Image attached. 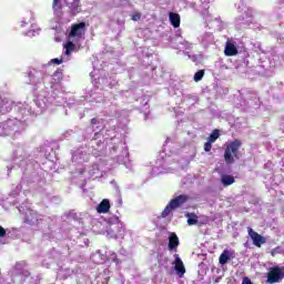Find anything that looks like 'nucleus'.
I'll return each instance as SVG.
<instances>
[{
	"label": "nucleus",
	"instance_id": "nucleus-25",
	"mask_svg": "<svg viewBox=\"0 0 284 284\" xmlns=\"http://www.w3.org/2000/svg\"><path fill=\"white\" fill-rule=\"evenodd\" d=\"M32 21H34V12L29 11L20 22L21 28H26V26H28L29 23H32Z\"/></svg>",
	"mask_w": 284,
	"mask_h": 284
},
{
	"label": "nucleus",
	"instance_id": "nucleus-37",
	"mask_svg": "<svg viewBox=\"0 0 284 284\" xmlns=\"http://www.w3.org/2000/svg\"><path fill=\"white\" fill-rule=\"evenodd\" d=\"M132 91H120L115 97H131Z\"/></svg>",
	"mask_w": 284,
	"mask_h": 284
},
{
	"label": "nucleus",
	"instance_id": "nucleus-46",
	"mask_svg": "<svg viewBox=\"0 0 284 284\" xmlns=\"http://www.w3.org/2000/svg\"><path fill=\"white\" fill-rule=\"evenodd\" d=\"M94 256H95V257H98V256L101 257V252H97V253L94 254Z\"/></svg>",
	"mask_w": 284,
	"mask_h": 284
},
{
	"label": "nucleus",
	"instance_id": "nucleus-18",
	"mask_svg": "<svg viewBox=\"0 0 284 284\" xmlns=\"http://www.w3.org/2000/svg\"><path fill=\"white\" fill-rule=\"evenodd\" d=\"M14 108V102L6 97H0V114H8Z\"/></svg>",
	"mask_w": 284,
	"mask_h": 284
},
{
	"label": "nucleus",
	"instance_id": "nucleus-17",
	"mask_svg": "<svg viewBox=\"0 0 284 284\" xmlns=\"http://www.w3.org/2000/svg\"><path fill=\"white\" fill-rule=\"evenodd\" d=\"M63 6H70V0H53L52 10L55 17H63Z\"/></svg>",
	"mask_w": 284,
	"mask_h": 284
},
{
	"label": "nucleus",
	"instance_id": "nucleus-34",
	"mask_svg": "<svg viewBox=\"0 0 284 284\" xmlns=\"http://www.w3.org/2000/svg\"><path fill=\"white\" fill-rule=\"evenodd\" d=\"M203 77H205V71L204 70H199L194 74V81L199 83V81H202Z\"/></svg>",
	"mask_w": 284,
	"mask_h": 284
},
{
	"label": "nucleus",
	"instance_id": "nucleus-2",
	"mask_svg": "<svg viewBox=\"0 0 284 284\" xmlns=\"http://www.w3.org/2000/svg\"><path fill=\"white\" fill-rule=\"evenodd\" d=\"M48 64L41 68H33L29 71L28 78L31 85H34L37 99L29 105L37 108V114H43L44 110L52 105H63L65 98L63 97V72L57 70L52 75L45 73Z\"/></svg>",
	"mask_w": 284,
	"mask_h": 284
},
{
	"label": "nucleus",
	"instance_id": "nucleus-14",
	"mask_svg": "<svg viewBox=\"0 0 284 284\" xmlns=\"http://www.w3.org/2000/svg\"><path fill=\"white\" fill-rule=\"evenodd\" d=\"M85 34V22H80L71 27L69 39H81Z\"/></svg>",
	"mask_w": 284,
	"mask_h": 284
},
{
	"label": "nucleus",
	"instance_id": "nucleus-48",
	"mask_svg": "<svg viewBox=\"0 0 284 284\" xmlns=\"http://www.w3.org/2000/svg\"><path fill=\"white\" fill-rule=\"evenodd\" d=\"M146 119H148V113H144V120L146 121Z\"/></svg>",
	"mask_w": 284,
	"mask_h": 284
},
{
	"label": "nucleus",
	"instance_id": "nucleus-10",
	"mask_svg": "<svg viewBox=\"0 0 284 284\" xmlns=\"http://www.w3.org/2000/svg\"><path fill=\"white\" fill-rule=\"evenodd\" d=\"M189 201H190V196H187L186 194H181L175 196L173 200L169 202V204L162 211L161 217L166 219V216H170V214H172V211L181 207V205L187 203Z\"/></svg>",
	"mask_w": 284,
	"mask_h": 284
},
{
	"label": "nucleus",
	"instance_id": "nucleus-26",
	"mask_svg": "<svg viewBox=\"0 0 284 284\" xmlns=\"http://www.w3.org/2000/svg\"><path fill=\"white\" fill-rule=\"evenodd\" d=\"M105 258H108V261H112V263H119V258H116V253L114 252H109L108 255H102L101 261H98L97 263H105Z\"/></svg>",
	"mask_w": 284,
	"mask_h": 284
},
{
	"label": "nucleus",
	"instance_id": "nucleus-49",
	"mask_svg": "<svg viewBox=\"0 0 284 284\" xmlns=\"http://www.w3.org/2000/svg\"><path fill=\"white\" fill-rule=\"evenodd\" d=\"M81 101H77V105H80Z\"/></svg>",
	"mask_w": 284,
	"mask_h": 284
},
{
	"label": "nucleus",
	"instance_id": "nucleus-53",
	"mask_svg": "<svg viewBox=\"0 0 284 284\" xmlns=\"http://www.w3.org/2000/svg\"><path fill=\"white\" fill-rule=\"evenodd\" d=\"M26 274H27V276H28L30 273L26 272Z\"/></svg>",
	"mask_w": 284,
	"mask_h": 284
},
{
	"label": "nucleus",
	"instance_id": "nucleus-13",
	"mask_svg": "<svg viewBox=\"0 0 284 284\" xmlns=\"http://www.w3.org/2000/svg\"><path fill=\"white\" fill-rule=\"evenodd\" d=\"M284 271L281 266H273L270 268L267 273V283L274 284L278 283V281H283Z\"/></svg>",
	"mask_w": 284,
	"mask_h": 284
},
{
	"label": "nucleus",
	"instance_id": "nucleus-5",
	"mask_svg": "<svg viewBox=\"0 0 284 284\" xmlns=\"http://www.w3.org/2000/svg\"><path fill=\"white\" fill-rule=\"evenodd\" d=\"M90 154H94L90 151V142L88 146H81L72 153V163L78 165L75 172H73V181L74 179H79L80 183H85L89 179H101L103 176L99 164H92L91 166L83 165V163L90 161Z\"/></svg>",
	"mask_w": 284,
	"mask_h": 284
},
{
	"label": "nucleus",
	"instance_id": "nucleus-8",
	"mask_svg": "<svg viewBox=\"0 0 284 284\" xmlns=\"http://www.w3.org/2000/svg\"><path fill=\"white\" fill-rule=\"evenodd\" d=\"M237 12L240 16L235 21L241 26V28H247V26L254 21V10L245 6L243 2L237 7Z\"/></svg>",
	"mask_w": 284,
	"mask_h": 284
},
{
	"label": "nucleus",
	"instance_id": "nucleus-36",
	"mask_svg": "<svg viewBox=\"0 0 284 284\" xmlns=\"http://www.w3.org/2000/svg\"><path fill=\"white\" fill-rule=\"evenodd\" d=\"M184 54H186V57H189V59H192V61L194 63H196V61H199V55H191L190 52L187 51H183Z\"/></svg>",
	"mask_w": 284,
	"mask_h": 284
},
{
	"label": "nucleus",
	"instance_id": "nucleus-11",
	"mask_svg": "<svg viewBox=\"0 0 284 284\" xmlns=\"http://www.w3.org/2000/svg\"><path fill=\"white\" fill-rule=\"evenodd\" d=\"M170 43L174 50H192L193 43L187 42L185 39H183V36L176 33L173 38H171Z\"/></svg>",
	"mask_w": 284,
	"mask_h": 284
},
{
	"label": "nucleus",
	"instance_id": "nucleus-19",
	"mask_svg": "<svg viewBox=\"0 0 284 284\" xmlns=\"http://www.w3.org/2000/svg\"><path fill=\"white\" fill-rule=\"evenodd\" d=\"M236 256V253L234 250H227L225 248L222 254L220 255V265H227L232 258Z\"/></svg>",
	"mask_w": 284,
	"mask_h": 284
},
{
	"label": "nucleus",
	"instance_id": "nucleus-22",
	"mask_svg": "<svg viewBox=\"0 0 284 284\" xmlns=\"http://www.w3.org/2000/svg\"><path fill=\"white\" fill-rule=\"evenodd\" d=\"M176 247H179V236L176 233H171L169 236V250L170 252H176Z\"/></svg>",
	"mask_w": 284,
	"mask_h": 284
},
{
	"label": "nucleus",
	"instance_id": "nucleus-40",
	"mask_svg": "<svg viewBox=\"0 0 284 284\" xmlns=\"http://www.w3.org/2000/svg\"><path fill=\"white\" fill-rule=\"evenodd\" d=\"M132 21H141V13H135L132 16Z\"/></svg>",
	"mask_w": 284,
	"mask_h": 284
},
{
	"label": "nucleus",
	"instance_id": "nucleus-33",
	"mask_svg": "<svg viewBox=\"0 0 284 284\" xmlns=\"http://www.w3.org/2000/svg\"><path fill=\"white\" fill-rule=\"evenodd\" d=\"M219 136H221V134L219 133V130H214V131L210 134L207 141H209L210 143H215V142H216V139H219Z\"/></svg>",
	"mask_w": 284,
	"mask_h": 284
},
{
	"label": "nucleus",
	"instance_id": "nucleus-52",
	"mask_svg": "<svg viewBox=\"0 0 284 284\" xmlns=\"http://www.w3.org/2000/svg\"><path fill=\"white\" fill-rule=\"evenodd\" d=\"M124 283H125V280L122 281V284H124Z\"/></svg>",
	"mask_w": 284,
	"mask_h": 284
},
{
	"label": "nucleus",
	"instance_id": "nucleus-45",
	"mask_svg": "<svg viewBox=\"0 0 284 284\" xmlns=\"http://www.w3.org/2000/svg\"><path fill=\"white\" fill-rule=\"evenodd\" d=\"M170 138L166 139L164 146L168 148V144L170 143Z\"/></svg>",
	"mask_w": 284,
	"mask_h": 284
},
{
	"label": "nucleus",
	"instance_id": "nucleus-20",
	"mask_svg": "<svg viewBox=\"0 0 284 284\" xmlns=\"http://www.w3.org/2000/svg\"><path fill=\"white\" fill-rule=\"evenodd\" d=\"M199 42L203 48H207L214 43V34L212 32H204L199 37Z\"/></svg>",
	"mask_w": 284,
	"mask_h": 284
},
{
	"label": "nucleus",
	"instance_id": "nucleus-4",
	"mask_svg": "<svg viewBox=\"0 0 284 284\" xmlns=\"http://www.w3.org/2000/svg\"><path fill=\"white\" fill-rule=\"evenodd\" d=\"M14 110L16 116L9 118L7 121L0 123V136H10L11 139H19L22 132L28 128V116H38L37 109L28 102H19Z\"/></svg>",
	"mask_w": 284,
	"mask_h": 284
},
{
	"label": "nucleus",
	"instance_id": "nucleus-47",
	"mask_svg": "<svg viewBox=\"0 0 284 284\" xmlns=\"http://www.w3.org/2000/svg\"><path fill=\"white\" fill-rule=\"evenodd\" d=\"M84 187H85V183H82L81 184V190H85Z\"/></svg>",
	"mask_w": 284,
	"mask_h": 284
},
{
	"label": "nucleus",
	"instance_id": "nucleus-29",
	"mask_svg": "<svg viewBox=\"0 0 284 284\" xmlns=\"http://www.w3.org/2000/svg\"><path fill=\"white\" fill-rule=\"evenodd\" d=\"M221 183L224 185V187H227L234 183V176L227 174L222 175Z\"/></svg>",
	"mask_w": 284,
	"mask_h": 284
},
{
	"label": "nucleus",
	"instance_id": "nucleus-28",
	"mask_svg": "<svg viewBox=\"0 0 284 284\" xmlns=\"http://www.w3.org/2000/svg\"><path fill=\"white\" fill-rule=\"evenodd\" d=\"M83 100L80 101H89L90 103H101V101H103V98H99V93L94 92L91 93L90 97L87 95V98H82Z\"/></svg>",
	"mask_w": 284,
	"mask_h": 284
},
{
	"label": "nucleus",
	"instance_id": "nucleus-30",
	"mask_svg": "<svg viewBox=\"0 0 284 284\" xmlns=\"http://www.w3.org/2000/svg\"><path fill=\"white\" fill-rule=\"evenodd\" d=\"M90 243V241L88 239H85L84 235H79L77 237L75 244L78 245V247H88V244Z\"/></svg>",
	"mask_w": 284,
	"mask_h": 284
},
{
	"label": "nucleus",
	"instance_id": "nucleus-24",
	"mask_svg": "<svg viewBox=\"0 0 284 284\" xmlns=\"http://www.w3.org/2000/svg\"><path fill=\"white\" fill-rule=\"evenodd\" d=\"M169 20L171 26H173V28H180L181 26V16L176 12H170L169 13Z\"/></svg>",
	"mask_w": 284,
	"mask_h": 284
},
{
	"label": "nucleus",
	"instance_id": "nucleus-15",
	"mask_svg": "<svg viewBox=\"0 0 284 284\" xmlns=\"http://www.w3.org/2000/svg\"><path fill=\"white\" fill-rule=\"evenodd\" d=\"M225 57H236L239 54V44L234 40H227L224 47Z\"/></svg>",
	"mask_w": 284,
	"mask_h": 284
},
{
	"label": "nucleus",
	"instance_id": "nucleus-27",
	"mask_svg": "<svg viewBox=\"0 0 284 284\" xmlns=\"http://www.w3.org/2000/svg\"><path fill=\"white\" fill-rule=\"evenodd\" d=\"M99 83H102V85H105L106 88H114L118 82L112 78H99Z\"/></svg>",
	"mask_w": 284,
	"mask_h": 284
},
{
	"label": "nucleus",
	"instance_id": "nucleus-32",
	"mask_svg": "<svg viewBox=\"0 0 284 284\" xmlns=\"http://www.w3.org/2000/svg\"><path fill=\"white\" fill-rule=\"evenodd\" d=\"M206 21L210 28H213L214 30H221V19L215 18L214 21H210V20H206Z\"/></svg>",
	"mask_w": 284,
	"mask_h": 284
},
{
	"label": "nucleus",
	"instance_id": "nucleus-12",
	"mask_svg": "<svg viewBox=\"0 0 284 284\" xmlns=\"http://www.w3.org/2000/svg\"><path fill=\"white\" fill-rule=\"evenodd\" d=\"M75 44L72 41H68L64 44V55L61 57V59L59 58H54L50 61V63H53L54 65H61V63H63V61H69L70 60V55L72 54V52L74 51Z\"/></svg>",
	"mask_w": 284,
	"mask_h": 284
},
{
	"label": "nucleus",
	"instance_id": "nucleus-38",
	"mask_svg": "<svg viewBox=\"0 0 284 284\" xmlns=\"http://www.w3.org/2000/svg\"><path fill=\"white\" fill-rule=\"evenodd\" d=\"M212 150V142L207 140L204 144V151L210 152Z\"/></svg>",
	"mask_w": 284,
	"mask_h": 284
},
{
	"label": "nucleus",
	"instance_id": "nucleus-6",
	"mask_svg": "<svg viewBox=\"0 0 284 284\" xmlns=\"http://www.w3.org/2000/svg\"><path fill=\"white\" fill-rule=\"evenodd\" d=\"M106 223V236L109 239H125V236L132 239V231H125V224L121 222L119 216L113 215L109 217Z\"/></svg>",
	"mask_w": 284,
	"mask_h": 284
},
{
	"label": "nucleus",
	"instance_id": "nucleus-41",
	"mask_svg": "<svg viewBox=\"0 0 284 284\" xmlns=\"http://www.w3.org/2000/svg\"><path fill=\"white\" fill-rule=\"evenodd\" d=\"M7 234L6 229H3V226H0V239H3Z\"/></svg>",
	"mask_w": 284,
	"mask_h": 284
},
{
	"label": "nucleus",
	"instance_id": "nucleus-7",
	"mask_svg": "<svg viewBox=\"0 0 284 284\" xmlns=\"http://www.w3.org/2000/svg\"><path fill=\"white\" fill-rule=\"evenodd\" d=\"M174 262H170V260H168V257L164 256H159L158 257V267L160 270V272H170V266L174 265V270L175 273L178 274V276H180V278H182V276H184L185 274V265L183 264V260H181V257L179 256V254L174 255Z\"/></svg>",
	"mask_w": 284,
	"mask_h": 284
},
{
	"label": "nucleus",
	"instance_id": "nucleus-16",
	"mask_svg": "<svg viewBox=\"0 0 284 284\" xmlns=\"http://www.w3.org/2000/svg\"><path fill=\"white\" fill-rule=\"evenodd\" d=\"M248 236L252 239L253 245H255V247H261V245H265V243H267V239L253 231L252 229H248Z\"/></svg>",
	"mask_w": 284,
	"mask_h": 284
},
{
	"label": "nucleus",
	"instance_id": "nucleus-31",
	"mask_svg": "<svg viewBox=\"0 0 284 284\" xmlns=\"http://www.w3.org/2000/svg\"><path fill=\"white\" fill-rule=\"evenodd\" d=\"M185 217L187 219L189 225H196V223H199V216L194 213H186Z\"/></svg>",
	"mask_w": 284,
	"mask_h": 284
},
{
	"label": "nucleus",
	"instance_id": "nucleus-42",
	"mask_svg": "<svg viewBox=\"0 0 284 284\" xmlns=\"http://www.w3.org/2000/svg\"><path fill=\"white\" fill-rule=\"evenodd\" d=\"M242 284H252V280H250L248 277H244Z\"/></svg>",
	"mask_w": 284,
	"mask_h": 284
},
{
	"label": "nucleus",
	"instance_id": "nucleus-51",
	"mask_svg": "<svg viewBox=\"0 0 284 284\" xmlns=\"http://www.w3.org/2000/svg\"><path fill=\"white\" fill-rule=\"evenodd\" d=\"M49 239H54V235L49 236Z\"/></svg>",
	"mask_w": 284,
	"mask_h": 284
},
{
	"label": "nucleus",
	"instance_id": "nucleus-50",
	"mask_svg": "<svg viewBox=\"0 0 284 284\" xmlns=\"http://www.w3.org/2000/svg\"><path fill=\"white\" fill-rule=\"evenodd\" d=\"M144 108H149L148 103L144 104Z\"/></svg>",
	"mask_w": 284,
	"mask_h": 284
},
{
	"label": "nucleus",
	"instance_id": "nucleus-44",
	"mask_svg": "<svg viewBox=\"0 0 284 284\" xmlns=\"http://www.w3.org/2000/svg\"><path fill=\"white\" fill-rule=\"evenodd\" d=\"M255 105H260V103H261V100L260 99H257L256 97H255Z\"/></svg>",
	"mask_w": 284,
	"mask_h": 284
},
{
	"label": "nucleus",
	"instance_id": "nucleus-9",
	"mask_svg": "<svg viewBox=\"0 0 284 284\" xmlns=\"http://www.w3.org/2000/svg\"><path fill=\"white\" fill-rule=\"evenodd\" d=\"M239 150H241V141L239 140L230 142L226 145V149L224 151V161L225 163H227V165H232L234 163V159H241Z\"/></svg>",
	"mask_w": 284,
	"mask_h": 284
},
{
	"label": "nucleus",
	"instance_id": "nucleus-21",
	"mask_svg": "<svg viewBox=\"0 0 284 284\" xmlns=\"http://www.w3.org/2000/svg\"><path fill=\"white\" fill-rule=\"evenodd\" d=\"M67 8H69V12H71V14H79V12H81V0H72L67 4Z\"/></svg>",
	"mask_w": 284,
	"mask_h": 284
},
{
	"label": "nucleus",
	"instance_id": "nucleus-3",
	"mask_svg": "<svg viewBox=\"0 0 284 284\" xmlns=\"http://www.w3.org/2000/svg\"><path fill=\"white\" fill-rule=\"evenodd\" d=\"M93 138L89 141V152L93 156H101L103 150H105V143L110 141V156L116 160L120 165H128L130 161L128 146H123V142L116 136V129L113 126L108 129L105 121L100 118H93L91 124L87 128V133L92 134Z\"/></svg>",
	"mask_w": 284,
	"mask_h": 284
},
{
	"label": "nucleus",
	"instance_id": "nucleus-43",
	"mask_svg": "<svg viewBox=\"0 0 284 284\" xmlns=\"http://www.w3.org/2000/svg\"><path fill=\"white\" fill-rule=\"evenodd\" d=\"M69 234H70V236H74V234H77V229H71L69 231Z\"/></svg>",
	"mask_w": 284,
	"mask_h": 284
},
{
	"label": "nucleus",
	"instance_id": "nucleus-39",
	"mask_svg": "<svg viewBox=\"0 0 284 284\" xmlns=\"http://www.w3.org/2000/svg\"><path fill=\"white\" fill-rule=\"evenodd\" d=\"M115 205H116V207H121V205H123V199L121 197V195L118 196Z\"/></svg>",
	"mask_w": 284,
	"mask_h": 284
},
{
	"label": "nucleus",
	"instance_id": "nucleus-1",
	"mask_svg": "<svg viewBox=\"0 0 284 284\" xmlns=\"http://www.w3.org/2000/svg\"><path fill=\"white\" fill-rule=\"evenodd\" d=\"M11 165L7 166L8 175H10L11 170H21L22 179L21 183L18 185H12L11 192L9 194L10 199H17L16 201H10L8 199L7 203H13V205L19 210L20 214L24 216V223L31 225V227H39L45 221V216L39 215L37 211L30 209L28 205V199L26 197L28 192H43V185H45V179L34 168H39V163L33 162L32 155L28 152V148L23 144H17L11 156Z\"/></svg>",
	"mask_w": 284,
	"mask_h": 284
},
{
	"label": "nucleus",
	"instance_id": "nucleus-35",
	"mask_svg": "<svg viewBox=\"0 0 284 284\" xmlns=\"http://www.w3.org/2000/svg\"><path fill=\"white\" fill-rule=\"evenodd\" d=\"M39 32H41V29H34V27H32V29L29 30L26 34L27 37H37Z\"/></svg>",
	"mask_w": 284,
	"mask_h": 284
},
{
	"label": "nucleus",
	"instance_id": "nucleus-23",
	"mask_svg": "<svg viewBox=\"0 0 284 284\" xmlns=\"http://www.w3.org/2000/svg\"><path fill=\"white\" fill-rule=\"evenodd\" d=\"M97 212L99 214H108V212H110V200H102L101 203L97 206Z\"/></svg>",
	"mask_w": 284,
	"mask_h": 284
}]
</instances>
